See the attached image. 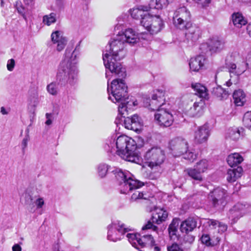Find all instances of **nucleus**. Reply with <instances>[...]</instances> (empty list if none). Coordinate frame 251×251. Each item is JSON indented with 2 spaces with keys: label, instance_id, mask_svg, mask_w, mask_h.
Returning a JSON list of instances; mask_svg holds the SVG:
<instances>
[{
  "label": "nucleus",
  "instance_id": "nucleus-6",
  "mask_svg": "<svg viewBox=\"0 0 251 251\" xmlns=\"http://www.w3.org/2000/svg\"><path fill=\"white\" fill-rule=\"evenodd\" d=\"M166 159L165 151L157 146L149 149L144 155L145 163L151 169H158Z\"/></svg>",
  "mask_w": 251,
  "mask_h": 251
},
{
  "label": "nucleus",
  "instance_id": "nucleus-34",
  "mask_svg": "<svg viewBox=\"0 0 251 251\" xmlns=\"http://www.w3.org/2000/svg\"><path fill=\"white\" fill-rule=\"evenodd\" d=\"M126 237L133 247H135L139 251H145L144 250H140V248L139 247V240L140 239L139 235L134 233H127Z\"/></svg>",
  "mask_w": 251,
  "mask_h": 251
},
{
  "label": "nucleus",
  "instance_id": "nucleus-49",
  "mask_svg": "<svg viewBox=\"0 0 251 251\" xmlns=\"http://www.w3.org/2000/svg\"><path fill=\"white\" fill-rule=\"evenodd\" d=\"M201 240L203 244H204L207 246H209L211 245V243L210 241V238L208 235H207V234L203 235L201 236Z\"/></svg>",
  "mask_w": 251,
  "mask_h": 251
},
{
  "label": "nucleus",
  "instance_id": "nucleus-56",
  "mask_svg": "<svg viewBox=\"0 0 251 251\" xmlns=\"http://www.w3.org/2000/svg\"><path fill=\"white\" fill-rule=\"evenodd\" d=\"M17 10L19 13L21 14L23 16H24V8L23 7L22 5H20L19 6H17Z\"/></svg>",
  "mask_w": 251,
  "mask_h": 251
},
{
  "label": "nucleus",
  "instance_id": "nucleus-5",
  "mask_svg": "<svg viewBox=\"0 0 251 251\" xmlns=\"http://www.w3.org/2000/svg\"><path fill=\"white\" fill-rule=\"evenodd\" d=\"M112 172L115 177L119 181L120 192L122 194H127L129 192H133L130 201H135L139 200L146 199V194L139 191L138 189L141 187L143 184L137 180L133 179V176L127 171H123L119 168H114Z\"/></svg>",
  "mask_w": 251,
  "mask_h": 251
},
{
  "label": "nucleus",
  "instance_id": "nucleus-46",
  "mask_svg": "<svg viewBox=\"0 0 251 251\" xmlns=\"http://www.w3.org/2000/svg\"><path fill=\"white\" fill-rule=\"evenodd\" d=\"M183 158L185 159L188 160L190 162H193L197 157V155L196 153H194L192 151H187L183 154Z\"/></svg>",
  "mask_w": 251,
  "mask_h": 251
},
{
  "label": "nucleus",
  "instance_id": "nucleus-32",
  "mask_svg": "<svg viewBox=\"0 0 251 251\" xmlns=\"http://www.w3.org/2000/svg\"><path fill=\"white\" fill-rule=\"evenodd\" d=\"M232 21L233 25L237 27H241L242 25H245L247 22L240 13H234L232 15Z\"/></svg>",
  "mask_w": 251,
  "mask_h": 251
},
{
  "label": "nucleus",
  "instance_id": "nucleus-23",
  "mask_svg": "<svg viewBox=\"0 0 251 251\" xmlns=\"http://www.w3.org/2000/svg\"><path fill=\"white\" fill-rule=\"evenodd\" d=\"M204 101L201 100L199 101L195 102L193 107L186 111L187 114L190 117H199L203 113Z\"/></svg>",
  "mask_w": 251,
  "mask_h": 251
},
{
  "label": "nucleus",
  "instance_id": "nucleus-30",
  "mask_svg": "<svg viewBox=\"0 0 251 251\" xmlns=\"http://www.w3.org/2000/svg\"><path fill=\"white\" fill-rule=\"evenodd\" d=\"M226 160L228 164L233 167L241 163L244 159L239 153H233L229 154Z\"/></svg>",
  "mask_w": 251,
  "mask_h": 251
},
{
  "label": "nucleus",
  "instance_id": "nucleus-33",
  "mask_svg": "<svg viewBox=\"0 0 251 251\" xmlns=\"http://www.w3.org/2000/svg\"><path fill=\"white\" fill-rule=\"evenodd\" d=\"M192 87L196 91V94L200 97L207 99L208 98V92L206 88L200 83L192 84Z\"/></svg>",
  "mask_w": 251,
  "mask_h": 251
},
{
  "label": "nucleus",
  "instance_id": "nucleus-36",
  "mask_svg": "<svg viewBox=\"0 0 251 251\" xmlns=\"http://www.w3.org/2000/svg\"><path fill=\"white\" fill-rule=\"evenodd\" d=\"M212 93L215 96L219 98L221 100L226 99L229 95L228 91H226L221 86L213 88Z\"/></svg>",
  "mask_w": 251,
  "mask_h": 251
},
{
  "label": "nucleus",
  "instance_id": "nucleus-17",
  "mask_svg": "<svg viewBox=\"0 0 251 251\" xmlns=\"http://www.w3.org/2000/svg\"><path fill=\"white\" fill-rule=\"evenodd\" d=\"M117 35L120 36L121 40L124 41L125 44L127 43L131 45H133L139 41V33L132 28H127L122 33L118 32Z\"/></svg>",
  "mask_w": 251,
  "mask_h": 251
},
{
  "label": "nucleus",
  "instance_id": "nucleus-59",
  "mask_svg": "<svg viewBox=\"0 0 251 251\" xmlns=\"http://www.w3.org/2000/svg\"><path fill=\"white\" fill-rule=\"evenodd\" d=\"M0 112L2 115H7L8 113L5 108L3 106L0 108Z\"/></svg>",
  "mask_w": 251,
  "mask_h": 251
},
{
  "label": "nucleus",
  "instance_id": "nucleus-26",
  "mask_svg": "<svg viewBox=\"0 0 251 251\" xmlns=\"http://www.w3.org/2000/svg\"><path fill=\"white\" fill-rule=\"evenodd\" d=\"M225 42L218 38H213L208 43V48L211 52H217L221 51L224 48Z\"/></svg>",
  "mask_w": 251,
  "mask_h": 251
},
{
  "label": "nucleus",
  "instance_id": "nucleus-35",
  "mask_svg": "<svg viewBox=\"0 0 251 251\" xmlns=\"http://www.w3.org/2000/svg\"><path fill=\"white\" fill-rule=\"evenodd\" d=\"M234 103L237 106H242L245 101V95L241 90L235 91L233 94Z\"/></svg>",
  "mask_w": 251,
  "mask_h": 251
},
{
  "label": "nucleus",
  "instance_id": "nucleus-18",
  "mask_svg": "<svg viewBox=\"0 0 251 251\" xmlns=\"http://www.w3.org/2000/svg\"><path fill=\"white\" fill-rule=\"evenodd\" d=\"M210 135V130L207 125L199 126L194 133V141L196 143L201 144L206 142Z\"/></svg>",
  "mask_w": 251,
  "mask_h": 251
},
{
  "label": "nucleus",
  "instance_id": "nucleus-20",
  "mask_svg": "<svg viewBox=\"0 0 251 251\" xmlns=\"http://www.w3.org/2000/svg\"><path fill=\"white\" fill-rule=\"evenodd\" d=\"M139 241L140 250L149 248L153 249L154 251H160V248L155 243V241L151 235H143Z\"/></svg>",
  "mask_w": 251,
  "mask_h": 251
},
{
  "label": "nucleus",
  "instance_id": "nucleus-24",
  "mask_svg": "<svg viewBox=\"0 0 251 251\" xmlns=\"http://www.w3.org/2000/svg\"><path fill=\"white\" fill-rule=\"evenodd\" d=\"M168 215V212L163 208H155L152 216V222L160 224L165 221Z\"/></svg>",
  "mask_w": 251,
  "mask_h": 251
},
{
  "label": "nucleus",
  "instance_id": "nucleus-31",
  "mask_svg": "<svg viewBox=\"0 0 251 251\" xmlns=\"http://www.w3.org/2000/svg\"><path fill=\"white\" fill-rule=\"evenodd\" d=\"M244 130L242 127L231 128L228 129L227 136L233 140H237L243 136Z\"/></svg>",
  "mask_w": 251,
  "mask_h": 251
},
{
  "label": "nucleus",
  "instance_id": "nucleus-15",
  "mask_svg": "<svg viewBox=\"0 0 251 251\" xmlns=\"http://www.w3.org/2000/svg\"><path fill=\"white\" fill-rule=\"evenodd\" d=\"M251 211V206L248 203H237L230 209L228 212L229 218L236 222L239 218Z\"/></svg>",
  "mask_w": 251,
  "mask_h": 251
},
{
  "label": "nucleus",
  "instance_id": "nucleus-58",
  "mask_svg": "<svg viewBox=\"0 0 251 251\" xmlns=\"http://www.w3.org/2000/svg\"><path fill=\"white\" fill-rule=\"evenodd\" d=\"M246 28L249 35L251 37V22L248 25Z\"/></svg>",
  "mask_w": 251,
  "mask_h": 251
},
{
  "label": "nucleus",
  "instance_id": "nucleus-21",
  "mask_svg": "<svg viewBox=\"0 0 251 251\" xmlns=\"http://www.w3.org/2000/svg\"><path fill=\"white\" fill-rule=\"evenodd\" d=\"M185 36L188 41L195 42L198 40L200 37L201 31L200 28L196 25H192V23L189 27H186Z\"/></svg>",
  "mask_w": 251,
  "mask_h": 251
},
{
  "label": "nucleus",
  "instance_id": "nucleus-61",
  "mask_svg": "<svg viewBox=\"0 0 251 251\" xmlns=\"http://www.w3.org/2000/svg\"><path fill=\"white\" fill-rule=\"evenodd\" d=\"M27 204H28L29 206L30 207H31V209H32V208H34V206L33 203H28Z\"/></svg>",
  "mask_w": 251,
  "mask_h": 251
},
{
  "label": "nucleus",
  "instance_id": "nucleus-60",
  "mask_svg": "<svg viewBox=\"0 0 251 251\" xmlns=\"http://www.w3.org/2000/svg\"><path fill=\"white\" fill-rule=\"evenodd\" d=\"M226 84L227 86L229 87L231 85V84H232V82H231V80L229 79L226 82Z\"/></svg>",
  "mask_w": 251,
  "mask_h": 251
},
{
  "label": "nucleus",
  "instance_id": "nucleus-1",
  "mask_svg": "<svg viewBox=\"0 0 251 251\" xmlns=\"http://www.w3.org/2000/svg\"><path fill=\"white\" fill-rule=\"evenodd\" d=\"M125 45L120 36L117 35L106 47V50L103 53V60L106 69L112 74L122 77L126 76V69L118 61L125 55Z\"/></svg>",
  "mask_w": 251,
  "mask_h": 251
},
{
  "label": "nucleus",
  "instance_id": "nucleus-3",
  "mask_svg": "<svg viewBox=\"0 0 251 251\" xmlns=\"http://www.w3.org/2000/svg\"><path fill=\"white\" fill-rule=\"evenodd\" d=\"M78 55L79 53L76 49L72 52L71 49L68 48L66 49L64 57L58 68L56 75L57 80L71 85L76 82L78 74L76 64Z\"/></svg>",
  "mask_w": 251,
  "mask_h": 251
},
{
  "label": "nucleus",
  "instance_id": "nucleus-2",
  "mask_svg": "<svg viewBox=\"0 0 251 251\" xmlns=\"http://www.w3.org/2000/svg\"><path fill=\"white\" fill-rule=\"evenodd\" d=\"M127 87L122 79H115L108 84V99L114 103H119L118 112L122 115H126L127 109H132L137 103L136 100L127 96Z\"/></svg>",
  "mask_w": 251,
  "mask_h": 251
},
{
  "label": "nucleus",
  "instance_id": "nucleus-51",
  "mask_svg": "<svg viewBox=\"0 0 251 251\" xmlns=\"http://www.w3.org/2000/svg\"><path fill=\"white\" fill-rule=\"evenodd\" d=\"M219 222L214 220H208L207 224L211 229L216 228Z\"/></svg>",
  "mask_w": 251,
  "mask_h": 251
},
{
  "label": "nucleus",
  "instance_id": "nucleus-40",
  "mask_svg": "<svg viewBox=\"0 0 251 251\" xmlns=\"http://www.w3.org/2000/svg\"><path fill=\"white\" fill-rule=\"evenodd\" d=\"M178 225V219L176 218L174 219L168 227V231L170 236L176 235Z\"/></svg>",
  "mask_w": 251,
  "mask_h": 251
},
{
  "label": "nucleus",
  "instance_id": "nucleus-11",
  "mask_svg": "<svg viewBox=\"0 0 251 251\" xmlns=\"http://www.w3.org/2000/svg\"><path fill=\"white\" fill-rule=\"evenodd\" d=\"M141 25L151 34L159 32L163 27V22L159 17H153L150 15H145L140 22Z\"/></svg>",
  "mask_w": 251,
  "mask_h": 251
},
{
  "label": "nucleus",
  "instance_id": "nucleus-44",
  "mask_svg": "<svg viewBox=\"0 0 251 251\" xmlns=\"http://www.w3.org/2000/svg\"><path fill=\"white\" fill-rule=\"evenodd\" d=\"M67 39L66 37H65L62 39H61L60 41H58L57 42L53 43L56 45V48L57 50L58 51H61L65 48L67 45Z\"/></svg>",
  "mask_w": 251,
  "mask_h": 251
},
{
  "label": "nucleus",
  "instance_id": "nucleus-48",
  "mask_svg": "<svg viewBox=\"0 0 251 251\" xmlns=\"http://www.w3.org/2000/svg\"><path fill=\"white\" fill-rule=\"evenodd\" d=\"M29 140V137L28 135H26L23 139L22 142L21 146L23 152H25V150L27 147V142Z\"/></svg>",
  "mask_w": 251,
  "mask_h": 251
},
{
  "label": "nucleus",
  "instance_id": "nucleus-4",
  "mask_svg": "<svg viewBox=\"0 0 251 251\" xmlns=\"http://www.w3.org/2000/svg\"><path fill=\"white\" fill-rule=\"evenodd\" d=\"M108 147V151L113 152L115 151L117 154L123 159L132 162H136L138 160L135 153L136 144L132 138L126 136H119L116 140L112 137L106 143Z\"/></svg>",
  "mask_w": 251,
  "mask_h": 251
},
{
  "label": "nucleus",
  "instance_id": "nucleus-38",
  "mask_svg": "<svg viewBox=\"0 0 251 251\" xmlns=\"http://www.w3.org/2000/svg\"><path fill=\"white\" fill-rule=\"evenodd\" d=\"M56 21V14L54 13H51L46 15L43 17V23L48 26L54 24Z\"/></svg>",
  "mask_w": 251,
  "mask_h": 251
},
{
  "label": "nucleus",
  "instance_id": "nucleus-64",
  "mask_svg": "<svg viewBox=\"0 0 251 251\" xmlns=\"http://www.w3.org/2000/svg\"><path fill=\"white\" fill-rule=\"evenodd\" d=\"M29 198L30 200V201H31V202H32V197L30 196H29Z\"/></svg>",
  "mask_w": 251,
  "mask_h": 251
},
{
  "label": "nucleus",
  "instance_id": "nucleus-63",
  "mask_svg": "<svg viewBox=\"0 0 251 251\" xmlns=\"http://www.w3.org/2000/svg\"><path fill=\"white\" fill-rule=\"evenodd\" d=\"M121 27V25H116V26L115 27V29L116 30V29H118L119 27Z\"/></svg>",
  "mask_w": 251,
  "mask_h": 251
},
{
  "label": "nucleus",
  "instance_id": "nucleus-47",
  "mask_svg": "<svg viewBox=\"0 0 251 251\" xmlns=\"http://www.w3.org/2000/svg\"><path fill=\"white\" fill-rule=\"evenodd\" d=\"M142 229L143 230L151 229L153 231H155L157 229V227L155 226H154L151 222L149 221L147 224H146L142 227Z\"/></svg>",
  "mask_w": 251,
  "mask_h": 251
},
{
  "label": "nucleus",
  "instance_id": "nucleus-41",
  "mask_svg": "<svg viewBox=\"0 0 251 251\" xmlns=\"http://www.w3.org/2000/svg\"><path fill=\"white\" fill-rule=\"evenodd\" d=\"M168 0H151V4L154 6L157 9H161L165 8L168 4Z\"/></svg>",
  "mask_w": 251,
  "mask_h": 251
},
{
  "label": "nucleus",
  "instance_id": "nucleus-12",
  "mask_svg": "<svg viewBox=\"0 0 251 251\" xmlns=\"http://www.w3.org/2000/svg\"><path fill=\"white\" fill-rule=\"evenodd\" d=\"M247 63L242 62L241 63L237 64L227 62L226 65V68L228 69L230 77H231L232 75H235L236 78L238 79V76L245 72L248 66L251 69V51L247 55Z\"/></svg>",
  "mask_w": 251,
  "mask_h": 251
},
{
  "label": "nucleus",
  "instance_id": "nucleus-39",
  "mask_svg": "<svg viewBox=\"0 0 251 251\" xmlns=\"http://www.w3.org/2000/svg\"><path fill=\"white\" fill-rule=\"evenodd\" d=\"M110 167L104 163L100 164L97 167L98 175L101 178L104 177Z\"/></svg>",
  "mask_w": 251,
  "mask_h": 251
},
{
  "label": "nucleus",
  "instance_id": "nucleus-8",
  "mask_svg": "<svg viewBox=\"0 0 251 251\" xmlns=\"http://www.w3.org/2000/svg\"><path fill=\"white\" fill-rule=\"evenodd\" d=\"M227 197L228 194L226 190L217 187L210 192L208 199L211 203V207L219 209L226 204Z\"/></svg>",
  "mask_w": 251,
  "mask_h": 251
},
{
  "label": "nucleus",
  "instance_id": "nucleus-62",
  "mask_svg": "<svg viewBox=\"0 0 251 251\" xmlns=\"http://www.w3.org/2000/svg\"><path fill=\"white\" fill-rule=\"evenodd\" d=\"M54 251H59V249H58V246L57 245L56 247H55L54 248Z\"/></svg>",
  "mask_w": 251,
  "mask_h": 251
},
{
  "label": "nucleus",
  "instance_id": "nucleus-37",
  "mask_svg": "<svg viewBox=\"0 0 251 251\" xmlns=\"http://www.w3.org/2000/svg\"><path fill=\"white\" fill-rule=\"evenodd\" d=\"M209 163L206 159H201L197 162L195 167L201 174L204 173L208 169Z\"/></svg>",
  "mask_w": 251,
  "mask_h": 251
},
{
  "label": "nucleus",
  "instance_id": "nucleus-53",
  "mask_svg": "<svg viewBox=\"0 0 251 251\" xmlns=\"http://www.w3.org/2000/svg\"><path fill=\"white\" fill-rule=\"evenodd\" d=\"M217 227L218 228V232L220 233L224 232L226 230L227 228V226L226 224L220 222L219 223H218V226Z\"/></svg>",
  "mask_w": 251,
  "mask_h": 251
},
{
  "label": "nucleus",
  "instance_id": "nucleus-10",
  "mask_svg": "<svg viewBox=\"0 0 251 251\" xmlns=\"http://www.w3.org/2000/svg\"><path fill=\"white\" fill-rule=\"evenodd\" d=\"M130 110L128 108L127 114L123 115H122L118 112L119 115L116 118L115 123L118 125L123 122L126 128L136 131L139 130L141 126V119L137 114L126 118V116L128 115V111Z\"/></svg>",
  "mask_w": 251,
  "mask_h": 251
},
{
  "label": "nucleus",
  "instance_id": "nucleus-42",
  "mask_svg": "<svg viewBox=\"0 0 251 251\" xmlns=\"http://www.w3.org/2000/svg\"><path fill=\"white\" fill-rule=\"evenodd\" d=\"M47 90L50 95H56L58 90V84L54 82H51L47 85Z\"/></svg>",
  "mask_w": 251,
  "mask_h": 251
},
{
  "label": "nucleus",
  "instance_id": "nucleus-55",
  "mask_svg": "<svg viewBox=\"0 0 251 251\" xmlns=\"http://www.w3.org/2000/svg\"><path fill=\"white\" fill-rule=\"evenodd\" d=\"M46 117L47 119V120L46 121L45 124L48 126L51 125L52 124V120H51V114L46 113Z\"/></svg>",
  "mask_w": 251,
  "mask_h": 251
},
{
  "label": "nucleus",
  "instance_id": "nucleus-57",
  "mask_svg": "<svg viewBox=\"0 0 251 251\" xmlns=\"http://www.w3.org/2000/svg\"><path fill=\"white\" fill-rule=\"evenodd\" d=\"M13 251H22V248L19 244H15L12 247Z\"/></svg>",
  "mask_w": 251,
  "mask_h": 251
},
{
  "label": "nucleus",
  "instance_id": "nucleus-22",
  "mask_svg": "<svg viewBox=\"0 0 251 251\" xmlns=\"http://www.w3.org/2000/svg\"><path fill=\"white\" fill-rule=\"evenodd\" d=\"M30 104L29 106L30 112L35 113V108L38 104V90L37 87L31 88L29 90Z\"/></svg>",
  "mask_w": 251,
  "mask_h": 251
},
{
  "label": "nucleus",
  "instance_id": "nucleus-7",
  "mask_svg": "<svg viewBox=\"0 0 251 251\" xmlns=\"http://www.w3.org/2000/svg\"><path fill=\"white\" fill-rule=\"evenodd\" d=\"M191 15L190 11L185 6L177 8L173 17V24L176 27L184 30L190 25Z\"/></svg>",
  "mask_w": 251,
  "mask_h": 251
},
{
  "label": "nucleus",
  "instance_id": "nucleus-14",
  "mask_svg": "<svg viewBox=\"0 0 251 251\" xmlns=\"http://www.w3.org/2000/svg\"><path fill=\"white\" fill-rule=\"evenodd\" d=\"M169 147L172 155L175 157H178L188 151V143L183 138H176L170 142Z\"/></svg>",
  "mask_w": 251,
  "mask_h": 251
},
{
  "label": "nucleus",
  "instance_id": "nucleus-25",
  "mask_svg": "<svg viewBox=\"0 0 251 251\" xmlns=\"http://www.w3.org/2000/svg\"><path fill=\"white\" fill-rule=\"evenodd\" d=\"M196 226V220L193 218H189L181 223L180 230L183 233H188L192 231Z\"/></svg>",
  "mask_w": 251,
  "mask_h": 251
},
{
  "label": "nucleus",
  "instance_id": "nucleus-16",
  "mask_svg": "<svg viewBox=\"0 0 251 251\" xmlns=\"http://www.w3.org/2000/svg\"><path fill=\"white\" fill-rule=\"evenodd\" d=\"M154 118L159 125L164 127L171 126L174 120L173 114L163 107L155 114Z\"/></svg>",
  "mask_w": 251,
  "mask_h": 251
},
{
  "label": "nucleus",
  "instance_id": "nucleus-52",
  "mask_svg": "<svg viewBox=\"0 0 251 251\" xmlns=\"http://www.w3.org/2000/svg\"><path fill=\"white\" fill-rule=\"evenodd\" d=\"M168 251H183L177 244H173L172 246L168 247Z\"/></svg>",
  "mask_w": 251,
  "mask_h": 251
},
{
  "label": "nucleus",
  "instance_id": "nucleus-43",
  "mask_svg": "<svg viewBox=\"0 0 251 251\" xmlns=\"http://www.w3.org/2000/svg\"><path fill=\"white\" fill-rule=\"evenodd\" d=\"M244 125L251 130V111L246 112L243 118Z\"/></svg>",
  "mask_w": 251,
  "mask_h": 251
},
{
  "label": "nucleus",
  "instance_id": "nucleus-50",
  "mask_svg": "<svg viewBox=\"0 0 251 251\" xmlns=\"http://www.w3.org/2000/svg\"><path fill=\"white\" fill-rule=\"evenodd\" d=\"M15 65L14 59H11L8 60L7 63V69L9 71H12Z\"/></svg>",
  "mask_w": 251,
  "mask_h": 251
},
{
  "label": "nucleus",
  "instance_id": "nucleus-28",
  "mask_svg": "<svg viewBox=\"0 0 251 251\" xmlns=\"http://www.w3.org/2000/svg\"><path fill=\"white\" fill-rule=\"evenodd\" d=\"M243 169L241 167H237L235 169H228L227 172L226 179L229 182H234L241 177Z\"/></svg>",
  "mask_w": 251,
  "mask_h": 251
},
{
  "label": "nucleus",
  "instance_id": "nucleus-29",
  "mask_svg": "<svg viewBox=\"0 0 251 251\" xmlns=\"http://www.w3.org/2000/svg\"><path fill=\"white\" fill-rule=\"evenodd\" d=\"M184 172L195 181L200 182L203 180L201 174L195 167L187 168L185 170Z\"/></svg>",
  "mask_w": 251,
  "mask_h": 251
},
{
  "label": "nucleus",
  "instance_id": "nucleus-13",
  "mask_svg": "<svg viewBox=\"0 0 251 251\" xmlns=\"http://www.w3.org/2000/svg\"><path fill=\"white\" fill-rule=\"evenodd\" d=\"M144 103L145 107L157 112L165 103L164 92L162 90H156L152 95L151 99H147Z\"/></svg>",
  "mask_w": 251,
  "mask_h": 251
},
{
  "label": "nucleus",
  "instance_id": "nucleus-54",
  "mask_svg": "<svg viewBox=\"0 0 251 251\" xmlns=\"http://www.w3.org/2000/svg\"><path fill=\"white\" fill-rule=\"evenodd\" d=\"M35 204L37 206V208H41L44 205V201L42 198H39L37 199L35 202Z\"/></svg>",
  "mask_w": 251,
  "mask_h": 251
},
{
  "label": "nucleus",
  "instance_id": "nucleus-27",
  "mask_svg": "<svg viewBox=\"0 0 251 251\" xmlns=\"http://www.w3.org/2000/svg\"><path fill=\"white\" fill-rule=\"evenodd\" d=\"M148 7L144 6H140L137 8H134L130 10V15L135 19H140L142 21L145 15H150L147 12Z\"/></svg>",
  "mask_w": 251,
  "mask_h": 251
},
{
  "label": "nucleus",
  "instance_id": "nucleus-19",
  "mask_svg": "<svg viewBox=\"0 0 251 251\" xmlns=\"http://www.w3.org/2000/svg\"><path fill=\"white\" fill-rule=\"evenodd\" d=\"M206 62V58L204 55L200 54L192 57L189 61L190 70L191 72H197L202 69Z\"/></svg>",
  "mask_w": 251,
  "mask_h": 251
},
{
  "label": "nucleus",
  "instance_id": "nucleus-9",
  "mask_svg": "<svg viewBox=\"0 0 251 251\" xmlns=\"http://www.w3.org/2000/svg\"><path fill=\"white\" fill-rule=\"evenodd\" d=\"M107 229V239L112 242L120 240L124 237L125 233L130 230L120 221L112 223L108 226Z\"/></svg>",
  "mask_w": 251,
  "mask_h": 251
},
{
  "label": "nucleus",
  "instance_id": "nucleus-45",
  "mask_svg": "<svg viewBox=\"0 0 251 251\" xmlns=\"http://www.w3.org/2000/svg\"><path fill=\"white\" fill-rule=\"evenodd\" d=\"M63 36L62 33L60 31H55L52 33L51 35V41L52 43L60 41L61 39L65 38Z\"/></svg>",
  "mask_w": 251,
  "mask_h": 251
}]
</instances>
